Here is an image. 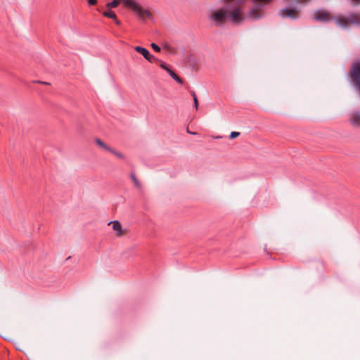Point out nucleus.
<instances>
[{"instance_id":"nucleus-25","label":"nucleus","mask_w":360,"mask_h":360,"mask_svg":"<svg viewBox=\"0 0 360 360\" xmlns=\"http://www.w3.org/2000/svg\"><path fill=\"white\" fill-rule=\"evenodd\" d=\"M351 1H353V2H356V3H358V2L360 1V0H351Z\"/></svg>"},{"instance_id":"nucleus-6","label":"nucleus","mask_w":360,"mask_h":360,"mask_svg":"<svg viewBox=\"0 0 360 360\" xmlns=\"http://www.w3.org/2000/svg\"><path fill=\"white\" fill-rule=\"evenodd\" d=\"M314 19L319 22H328L332 20V18L328 12L322 9H319L314 12Z\"/></svg>"},{"instance_id":"nucleus-12","label":"nucleus","mask_w":360,"mask_h":360,"mask_svg":"<svg viewBox=\"0 0 360 360\" xmlns=\"http://www.w3.org/2000/svg\"><path fill=\"white\" fill-rule=\"evenodd\" d=\"M96 143L101 148H103L104 150L109 151L110 149V147L106 145L103 141H102L101 139H97L96 140Z\"/></svg>"},{"instance_id":"nucleus-7","label":"nucleus","mask_w":360,"mask_h":360,"mask_svg":"<svg viewBox=\"0 0 360 360\" xmlns=\"http://www.w3.org/2000/svg\"><path fill=\"white\" fill-rule=\"evenodd\" d=\"M134 50L136 52L141 54L150 63H154V61H159L158 58H157L153 55L150 54L149 51L144 47L137 46L134 47Z\"/></svg>"},{"instance_id":"nucleus-21","label":"nucleus","mask_w":360,"mask_h":360,"mask_svg":"<svg viewBox=\"0 0 360 360\" xmlns=\"http://www.w3.org/2000/svg\"><path fill=\"white\" fill-rule=\"evenodd\" d=\"M293 1L296 3H307L310 0H292Z\"/></svg>"},{"instance_id":"nucleus-11","label":"nucleus","mask_w":360,"mask_h":360,"mask_svg":"<svg viewBox=\"0 0 360 360\" xmlns=\"http://www.w3.org/2000/svg\"><path fill=\"white\" fill-rule=\"evenodd\" d=\"M167 72L169 75V76L174 79L175 81H176L179 84H183L182 79L171 69L167 70Z\"/></svg>"},{"instance_id":"nucleus-15","label":"nucleus","mask_w":360,"mask_h":360,"mask_svg":"<svg viewBox=\"0 0 360 360\" xmlns=\"http://www.w3.org/2000/svg\"><path fill=\"white\" fill-rule=\"evenodd\" d=\"M119 0H112L111 2L107 4V6L109 8H115L119 5Z\"/></svg>"},{"instance_id":"nucleus-24","label":"nucleus","mask_w":360,"mask_h":360,"mask_svg":"<svg viewBox=\"0 0 360 360\" xmlns=\"http://www.w3.org/2000/svg\"><path fill=\"white\" fill-rule=\"evenodd\" d=\"M114 20H115V23H116L117 25H120V20H118L117 18H116V19H114Z\"/></svg>"},{"instance_id":"nucleus-4","label":"nucleus","mask_w":360,"mask_h":360,"mask_svg":"<svg viewBox=\"0 0 360 360\" xmlns=\"http://www.w3.org/2000/svg\"><path fill=\"white\" fill-rule=\"evenodd\" d=\"M226 18L227 11L224 8H221L209 16L210 20L214 22L217 26H221Z\"/></svg>"},{"instance_id":"nucleus-20","label":"nucleus","mask_w":360,"mask_h":360,"mask_svg":"<svg viewBox=\"0 0 360 360\" xmlns=\"http://www.w3.org/2000/svg\"><path fill=\"white\" fill-rule=\"evenodd\" d=\"M151 47L153 48V49L157 52H160V47L159 46H158L155 43H152L150 44Z\"/></svg>"},{"instance_id":"nucleus-1","label":"nucleus","mask_w":360,"mask_h":360,"mask_svg":"<svg viewBox=\"0 0 360 360\" xmlns=\"http://www.w3.org/2000/svg\"><path fill=\"white\" fill-rule=\"evenodd\" d=\"M122 1L125 6L131 8L140 19L144 20L146 18L150 17V13L135 0H122Z\"/></svg>"},{"instance_id":"nucleus-5","label":"nucleus","mask_w":360,"mask_h":360,"mask_svg":"<svg viewBox=\"0 0 360 360\" xmlns=\"http://www.w3.org/2000/svg\"><path fill=\"white\" fill-rule=\"evenodd\" d=\"M278 14L283 18H288L293 20H297L300 16V12L297 8H290V6H286L284 8L281 9L279 11Z\"/></svg>"},{"instance_id":"nucleus-23","label":"nucleus","mask_w":360,"mask_h":360,"mask_svg":"<svg viewBox=\"0 0 360 360\" xmlns=\"http://www.w3.org/2000/svg\"><path fill=\"white\" fill-rule=\"evenodd\" d=\"M187 132H188V134H193V135L197 134V133H195V132H191V131H189L188 129H187Z\"/></svg>"},{"instance_id":"nucleus-22","label":"nucleus","mask_w":360,"mask_h":360,"mask_svg":"<svg viewBox=\"0 0 360 360\" xmlns=\"http://www.w3.org/2000/svg\"><path fill=\"white\" fill-rule=\"evenodd\" d=\"M97 2V0H88V3L89 5H95Z\"/></svg>"},{"instance_id":"nucleus-19","label":"nucleus","mask_w":360,"mask_h":360,"mask_svg":"<svg viewBox=\"0 0 360 360\" xmlns=\"http://www.w3.org/2000/svg\"><path fill=\"white\" fill-rule=\"evenodd\" d=\"M240 135V133L239 132H237V131H231L230 135H229V138L231 139H235L236 137H238V136Z\"/></svg>"},{"instance_id":"nucleus-9","label":"nucleus","mask_w":360,"mask_h":360,"mask_svg":"<svg viewBox=\"0 0 360 360\" xmlns=\"http://www.w3.org/2000/svg\"><path fill=\"white\" fill-rule=\"evenodd\" d=\"M350 123L352 126H360V111L354 112L349 119Z\"/></svg>"},{"instance_id":"nucleus-3","label":"nucleus","mask_w":360,"mask_h":360,"mask_svg":"<svg viewBox=\"0 0 360 360\" xmlns=\"http://www.w3.org/2000/svg\"><path fill=\"white\" fill-rule=\"evenodd\" d=\"M352 80L354 88L360 94V63H355L353 64L352 69Z\"/></svg>"},{"instance_id":"nucleus-8","label":"nucleus","mask_w":360,"mask_h":360,"mask_svg":"<svg viewBox=\"0 0 360 360\" xmlns=\"http://www.w3.org/2000/svg\"><path fill=\"white\" fill-rule=\"evenodd\" d=\"M227 17L233 23H239L243 20L240 16V9L238 8H235L229 15L227 14Z\"/></svg>"},{"instance_id":"nucleus-17","label":"nucleus","mask_w":360,"mask_h":360,"mask_svg":"<svg viewBox=\"0 0 360 360\" xmlns=\"http://www.w3.org/2000/svg\"><path fill=\"white\" fill-rule=\"evenodd\" d=\"M191 95L193 97V105H194V107L198 109V98H197V96H196V94L194 91H192L191 92Z\"/></svg>"},{"instance_id":"nucleus-14","label":"nucleus","mask_w":360,"mask_h":360,"mask_svg":"<svg viewBox=\"0 0 360 360\" xmlns=\"http://www.w3.org/2000/svg\"><path fill=\"white\" fill-rule=\"evenodd\" d=\"M109 152H110L111 153L114 154L115 155H116L119 158H122V159L124 158V155L122 153L115 150V149H113L112 148H110V149L109 150Z\"/></svg>"},{"instance_id":"nucleus-2","label":"nucleus","mask_w":360,"mask_h":360,"mask_svg":"<svg viewBox=\"0 0 360 360\" xmlns=\"http://www.w3.org/2000/svg\"><path fill=\"white\" fill-rule=\"evenodd\" d=\"M335 22L338 25L347 28L349 24H353L360 27V15L356 13H350L345 18H336Z\"/></svg>"},{"instance_id":"nucleus-16","label":"nucleus","mask_w":360,"mask_h":360,"mask_svg":"<svg viewBox=\"0 0 360 360\" xmlns=\"http://www.w3.org/2000/svg\"><path fill=\"white\" fill-rule=\"evenodd\" d=\"M131 178L134 182V184H135V186L138 188H140L141 187V184L140 182L139 181V180L137 179L136 176H135L134 174H131Z\"/></svg>"},{"instance_id":"nucleus-18","label":"nucleus","mask_w":360,"mask_h":360,"mask_svg":"<svg viewBox=\"0 0 360 360\" xmlns=\"http://www.w3.org/2000/svg\"><path fill=\"white\" fill-rule=\"evenodd\" d=\"M154 63H159L160 66L167 72V70H170L166 65V63L160 60L159 61H154Z\"/></svg>"},{"instance_id":"nucleus-13","label":"nucleus","mask_w":360,"mask_h":360,"mask_svg":"<svg viewBox=\"0 0 360 360\" xmlns=\"http://www.w3.org/2000/svg\"><path fill=\"white\" fill-rule=\"evenodd\" d=\"M103 15L112 19H116V14L111 10H108L103 12Z\"/></svg>"},{"instance_id":"nucleus-10","label":"nucleus","mask_w":360,"mask_h":360,"mask_svg":"<svg viewBox=\"0 0 360 360\" xmlns=\"http://www.w3.org/2000/svg\"><path fill=\"white\" fill-rule=\"evenodd\" d=\"M112 224V229L117 232V236H121L122 233V226L117 220L109 222L108 224Z\"/></svg>"},{"instance_id":"nucleus-26","label":"nucleus","mask_w":360,"mask_h":360,"mask_svg":"<svg viewBox=\"0 0 360 360\" xmlns=\"http://www.w3.org/2000/svg\"><path fill=\"white\" fill-rule=\"evenodd\" d=\"M42 83H43V84H48V83H47V82H42Z\"/></svg>"}]
</instances>
